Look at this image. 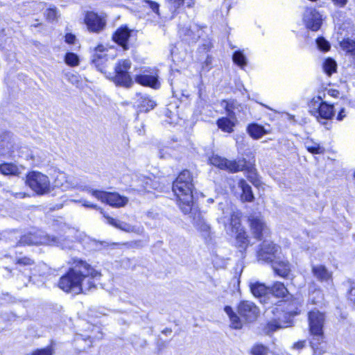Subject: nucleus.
Listing matches in <instances>:
<instances>
[{
	"mask_svg": "<svg viewBox=\"0 0 355 355\" xmlns=\"http://www.w3.org/2000/svg\"><path fill=\"white\" fill-rule=\"evenodd\" d=\"M67 272L60 278L58 287L73 295L87 293L96 288L101 274L85 261L71 259Z\"/></svg>",
	"mask_w": 355,
	"mask_h": 355,
	"instance_id": "nucleus-1",
	"label": "nucleus"
},
{
	"mask_svg": "<svg viewBox=\"0 0 355 355\" xmlns=\"http://www.w3.org/2000/svg\"><path fill=\"white\" fill-rule=\"evenodd\" d=\"M194 184L193 176L188 170L182 171L173 184V191L177 197V202L182 211L187 214L191 211Z\"/></svg>",
	"mask_w": 355,
	"mask_h": 355,
	"instance_id": "nucleus-2",
	"label": "nucleus"
},
{
	"mask_svg": "<svg viewBox=\"0 0 355 355\" xmlns=\"http://www.w3.org/2000/svg\"><path fill=\"white\" fill-rule=\"evenodd\" d=\"M225 311L228 315L231 327L236 329H240L243 327V322H252L257 320L259 309L256 304L250 301H241L237 306L238 316L232 310V307L227 306L225 307Z\"/></svg>",
	"mask_w": 355,
	"mask_h": 355,
	"instance_id": "nucleus-3",
	"label": "nucleus"
},
{
	"mask_svg": "<svg viewBox=\"0 0 355 355\" xmlns=\"http://www.w3.org/2000/svg\"><path fill=\"white\" fill-rule=\"evenodd\" d=\"M220 220L225 225L227 233L231 236H235L236 246L241 250H245L249 245V239L241 226V214L238 212H232L230 218L225 220V218H221Z\"/></svg>",
	"mask_w": 355,
	"mask_h": 355,
	"instance_id": "nucleus-4",
	"label": "nucleus"
},
{
	"mask_svg": "<svg viewBox=\"0 0 355 355\" xmlns=\"http://www.w3.org/2000/svg\"><path fill=\"white\" fill-rule=\"evenodd\" d=\"M309 107L311 114L323 124L326 123L325 121L331 119L334 116V105L323 101L319 96L311 100Z\"/></svg>",
	"mask_w": 355,
	"mask_h": 355,
	"instance_id": "nucleus-5",
	"label": "nucleus"
},
{
	"mask_svg": "<svg viewBox=\"0 0 355 355\" xmlns=\"http://www.w3.org/2000/svg\"><path fill=\"white\" fill-rule=\"evenodd\" d=\"M131 64L129 60H120L117 62L114 67V75L112 77L115 85L127 88L132 85L133 80L128 71Z\"/></svg>",
	"mask_w": 355,
	"mask_h": 355,
	"instance_id": "nucleus-6",
	"label": "nucleus"
},
{
	"mask_svg": "<svg viewBox=\"0 0 355 355\" xmlns=\"http://www.w3.org/2000/svg\"><path fill=\"white\" fill-rule=\"evenodd\" d=\"M26 184L39 195L47 193L51 191L49 178L40 172H30L26 176Z\"/></svg>",
	"mask_w": 355,
	"mask_h": 355,
	"instance_id": "nucleus-7",
	"label": "nucleus"
},
{
	"mask_svg": "<svg viewBox=\"0 0 355 355\" xmlns=\"http://www.w3.org/2000/svg\"><path fill=\"white\" fill-rule=\"evenodd\" d=\"M19 243L21 245H59L60 244L58 239L55 236H50L41 230L23 235Z\"/></svg>",
	"mask_w": 355,
	"mask_h": 355,
	"instance_id": "nucleus-8",
	"label": "nucleus"
},
{
	"mask_svg": "<svg viewBox=\"0 0 355 355\" xmlns=\"http://www.w3.org/2000/svg\"><path fill=\"white\" fill-rule=\"evenodd\" d=\"M309 328L310 338L315 340L321 339L324 336L323 327L325 322V315L322 312L313 309L308 314Z\"/></svg>",
	"mask_w": 355,
	"mask_h": 355,
	"instance_id": "nucleus-9",
	"label": "nucleus"
},
{
	"mask_svg": "<svg viewBox=\"0 0 355 355\" xmlns=\"http://www.w3.org/2000/svg\"><path fill=\"white\" fill-rule=\"evenodd\" d=\"M88 192L102 202H106L114 207H122L127 205L128 198L118 193H110L98 190H88Z\"/></svg>",
	"mask_w": 355,
	"mask_h": 355,
	"instance_id": "nucleus-10",
	"label": "nucleus"
},
{
	"mask_svg": "<svg viewBox=\"0 0 355 355\" xmlns=\"http://www.w3.org/2000/svg\"><path fill=\"white\" fill-rule=\"evenodd\" d=\"M209 160L211 164L220 169L227 170L232 173H236L244 170L246 163L244 159L239 161H231L217 155H213L209 157Z\"/></svg>",
	"mask_w": 355,
	"mask_h": 355,
	"instance_id": "nucleus-11",
	"label": "nucleus"
},
{
	"mask_svg": "<svg viewBox=\"0 0 355 355\" xmlns=\"http://www.w3.org/2000/svg\"><path fill=\"white\" fill-rule=\"evenodd\" d=\"M280 250L279 245L264 241L258 251V259L270 263L279 255Z\"/></svg>",
	"mask_w": 355,
	"mask_h": 355,
	"instance_id": "nucleus-12",
	"label": "nucleus"
},
{
	"mask_svg": "<svg viewBox=\"0 0 355 355\" xmlns=\"http://www.w3.org/2000/svg\"><path fill=\"white\" fill-rule=\"evenodd\" d=\"M322 15L315 8H307L303 15V21L307 28L313 31H318L322 24Z\"/></svg>",
	"mask_w": 355,
	"mask_h": 355,
	"instance_id": "nucleus-13",
	"label": "nucleus"
},
{
	"mask_svg": "<svg viewBox=\"0 0 355 355\" xmlns=\"http://www.w3.org/2000/svg\"><path fill=\"white\" fill-rule=\"evenodd\" d=\"M187 214H190L192 218L193 225L196 228L201 232L205 236H208L210 233L211 227L205 220L202 213L198 211L194 205H192L191 211H188Z\"/></svg>",
	"mask_w": 355,
	"mask_h": 355,
	"instance_id": "nucleus-14",
	"label": "nucleus"
},
{
	"mask_svg": "<svg viewBox=\"0 0 355 355\" xmlns=\"http://www.w3.org/2000/svg\"><path fill=\"white\" fill-rule=\"evenodd\" d=\"M85 23L89 31L99 33L105 26V20L94 12H87L85 17Z\"/></svg>",
	"mask_w": 355,
	"mask_h": 355,
	"instance_id": "nucleus-15",
	"label": "nucleus"
},
{
	"mask_svg": "<svg viewBox=\"0 0 355 355\" xmlns=\"http://www.w3.org/2000/svg\"><path fill=\"white\" fill-rule=\"evenodd\" d=\"M249 222L252 234L256 239L261 240L268 232L267 226L263 218L260 216H250Z\"/></svg>",
	"mask_w": 355,
	"mask_h": 355,
	"instance_id": "nucleus-16",
	"label": "nucleus"
},
{
	"mask_svg": "<svg viewBox=\"0 0 355 355\" xmlns=\"http://www.w3.org/2000/svg\"><path fill=\"white\" fill-rule=\"evenodd\" d=\"M202 33V29L197 24L179 28L180 37L188 42H196L201 37Z\"/></svg>",
	"mask_w": 355,
	"mask_h": 355,
	"instance_id": "nucleus-17",
	"label": "nucleus"
},
{
	"mask_svg": "<svg viewBox=\"0 0 355 355\" xmlns=\"http://www.w3.org/2000/svg\"><path fill=\"white\" fill-rule=\"evenodd\" d=\"M101 214H103V216L107 219V223L110 225L115 227L116 228H118L125 232H134L138 234H141L143 233L144 229L141 227L132 225L125 222L113 218L109 216H107L102 210L101 211Z\"/></svg>",
	"mask_w": 355,
	"mask_h": 355,
	"instance_id": "nucleus-18",
	"label": "nucleus"
},
{
	"mask_svg": "<svg viewBox=\"0 0 355 355\" xmlns=\"http://www.w3.org/2000/svg\"><path fill=\"white\" fill-rule=\"evenodd\" d=\"M270 263L275 272L282 277H287L291 272V265L285 258L278 255Z\"/></svg>",
	"mask_w": 355,
	"mask_h": 355,
	"instance_id": "nucleus-19",
	"label": "nucleus"
},
{
	"mask_svg": "<svg viewBox=\"0 0 355 355\" xmlns=\"http://www.w3.org/2000/svg\"><path fill=\"white\" fill-rule=\"evenodd\" d=\"M106 49L103 45H98L93 50L92 62L96 67L102 73H105V63L107 60L105 53Z\"/></svg>",
	"mask_w": 355,
	"mask_h": 355,
	"instance_id": "nucleus-20",
	"label": "nucleus"
},
{
	"mask_svg": "<svg viewBox=\"0 0 355 355\" xmlns=\"http://www.w3.org/2000/svg\"><path fill=\"white\" fill-rule=\"evenodd\" d=\"M313 276L320 282H325L327 285L332 284V274L323 265H313L311 267Z\"/></svg>",
	"mask_w": 355,
	"mask_h": 355,
	"instance_id": "nucleus-21",
	"label": "nucleus"
},
{
	"mask_svg": "<svg viewBox=\"0 0 355 355\" xmlns=\"http://www.w3.org/2000/svg\"><path fill=\"white\" fill-rule=\"evenodd\" d=\"M131 31L126 26L118 28L113 35V40L124 50L128 49V41L130 36Z\"/></svg>",
	"mask_w": 355,
	"mask_h": 355,
	"instance_id": "nucleus-22",
	"label": "nucleus"
},
{
	"mask_svg": "<svg viewBox=\"0 0 355 355\" xmlns=\"http://www.w3.org/2000/svg\"><path fill=\"white\" fill-rule=\"evenodd\" d=\"M151 180L143 175H135L132 178L131 186L139 191L148 190Z\"/></svg>",
	"mask_w": 355,
	"mask_h": 355,
	"instance_id": "nucleus-23",
	"label": "nucleus"
},
{
	"mask_svg": "<svg viewBox=\"0 0 355 355\" xmlns=\"http://www.w3.org/2000/svg\"><path fill=\"white\" fill-rule=\"evenodd\" d=\"M247 132L254 139H259L263 135L269 134L270 130L258 123H250L247 127Z\"/></svg>",
	"mask_w": 355,
	"mask_h": 355,
	"instance_id": "nucleus-24",
	"label": "nucleus"
},
{
	"mask_svg": "<svg viewBox=\"0 0 355 355\" xmlns=\"http://www.w3.org/2000/svg\"><path fill=\"white\" fill-rule=\"evenodd\" d=\"M12 148V135L9 132H3L0 135V148L2 154L9 153Z\"/></svg>",
	"mask_w": 355,
	"mask_h": 355,
	"instance_id": "nucleus-25",
	"label": "nucleus"
},
{
	"mask_svg": "<svg viewBox=\"0 0 355 355\" xmlns=\"http://www.w3.org/2000/svg\"><path fill=\"white\" fill-rule=\"evenodd\" d=\"M137 107L140 112H148L156 105L155 102L146 95H138Z\"/></svg>",
	"mask_w": 355,
	"mask_h": 355,
	"instance_id": "nucleus-26",
	"label": "nucleus"
},
{
	"mask_svg": "<svg viewBox=\"0 0 355 355\" xmlns=\"http://www.w3.org/2000/svg\"><path fill=\"white\" fill-rule=\"evenodd\" d=\"M324 337L321 339L315 340L314 338H309L310 347L313 350V355H322L325 351V345L324 342Z\"/></svg>",
	"mask_w": 355,
	"mask_h": 355,
	"instance_id": "nucleus-27",
	"label": "nucleus"
},
{
	"mask_svg": "<svg viewBox=\"0 0 355 355\" xmlns=\"http://www.w3.org/2000/svg\"><path fill=\"white\" fill-rule=\"evenodd\" d=\"M135 81L142 85L157 87V79L155 76L148 74H141L135 77Z\"/></svg>",
	"mask_w": 355,
	"mask_h": 355,
	"instance_id": "nucleus-28",
	"label": "nucleus"
},
{
	"mask_svg": "<svg viewBox=\"0 0 355 355\" xmlns=\"http://www.w3.org/2000/svg\"><path fill=\"white\" fill-rule=\"evenodd\" d=\"M235 119H231L230 117H222L217 120L218 127L223 132L231 133L234 131L235 123L234 121Z\"/></svg>",
	"mask_w": 355,
	"mask_h": 355,
	"instance_id": "nucleus-29",
	"label": "nucleus"
},
{
	"mask_svg": "<svg viewBox=\"0 0 355 355\" xmlns=\"http://www.w3.org/2000/svg\"><path fill=\"white\" fill-rule=\"evenodd\" d=\"M0 173L4 175H18L19 168L12 163H0Z\"/></svg>",
	"mask_w": 355,
	"mask_h": 355,
	"instance_id": "nucleus-30",
	"label": "nucleus"
},
{
	"mask_svg": "<svg viewBox=\"0 0 355 355\" xmlns=\"http://www.w3.org/2000/svg\"><path fill=\"white\" fill-rule=\"evenodd\" d=\"M225 110L229 117L236 119V113L243 110V106L236 101L232 100L226 103Z\"/></svg>",
	"mask_w": 355,
	"mask_h": 355,
	"instance_id": "nucleus-31",
	"label": "nucleus"
},
{
	"mask_svg": "<svg viewBox=\"0 0 355 355\" xmlns=\"http://www.w3.org/2000/svg\"><path fill=\"white\" fill-rule=\"evenodd\" d=\"M239 187L242 190L241 198L245 201L252 202L254 200L251 187L244 180H241L239 182Z\"/></svg>",
	"mask_w": 355,
	"mask_h": 355,
	"instance_id": "nucleus-32",
	"label": "nucleus"
},
{
	"mask_svg": "<svg viewBox=\"0 0 355 355\" xmlns=\"http://www.w3.org/2000/svg\"><path fill=\"white\" fill-rule=\"evenodd\" d=\"M250 290L254 296L259 297L269 293L270 288L263 284L255 282L250 284Z\"/></svg>",
	"mask_w": 355,
	"mask_h": 355,
	"instance_id": "nucleus-33",
	"label": "nucleus"
},
{
	"mask_svg": "<svg viewBox=\"0 0 355 355\" xmlns=\"http://www.w3.org/2000/svg\"><path fill=\"white\" fill-rule=\"evenodd\" d=\"M307 150L313 154H322L324 153V148L312 139H307L304 142Z\"/></svg>",
	"mask_w": 355,
	"mask_h": 355,
	"instance_id": "nucleus-34",
	"label": "nucleus"
},
{
	"mask_svg": "<svg viewBox=\"0 0 355 355\" xmlns=\"http://www.w3.org/2000/svg\"><path fill=\"white\" fill-rule=\"evenodd\" d=\"M269 293H272L276 297H281L286 295L288 290L283 283L277 282L270 288Z\"/></svg>",
	"mask_w": 355,
	"mask_h": 355,
	"instance_id": "nucleus-35",
	"label": "nucleus"
},
{
	"mask_svg": "<svg viewBox=\"0 0 355 355\" xmlns=\"http://www.w3.org/2000/svg\"><path fill=\"white\" fill-rule=\"evenodd\" d=\"M337 67L336 62L332 58H327L323 63V69L324 72L329 76L331 75L336 71Z\"/></svg>",
	"mask_w": 355,
	"mask_h": 355,
	"instance_id": "nucleus-36",
	"label": "nucleus"
},
{
	"mask_svg": "<svg viewBox=\"0 0 355 355\" xmlns=\"http://www.w3.org/2000/svg\"><path fill=\"white\" fill-rule=\"evenodd\" d=\"M232 59L234 62L241 68L247 64V59L243 52L240 51H236L234 53Z\"/></svg>",
	"mask_w": 355,
	"mask_h": 355,
	"instance_id": "nucleus-37",
	"label": "nucleus"
},
{
	"mask_svg": "<svg viewBox=\"0 0 355 355\" xmlns=\"http://www.w3.org/2000/svg\"><path fill=\"white\" fill-rule=\"evenodd\" d=\"M340 46L348 53L355 54V41L349 38L343 39L340 42Z\"/></svg>",
	"mask_w": 355,
	"mask_h": 355,
	"instance_id": "nucleus-38",
	"label": "nucleus"
},
{
	"mask_svg": "<svg viewBox=\"0 0 355 355\" xmlns=\"http://www.w3.org/2000/svg\"><path fill=\"white\" fill-rule=\"evenodd\" d=\"M172 148L166 146H160L158 150V156L160 159H167L173 156Z\"/></svg>",
	"mask_w": 355,
	"mask_h": 355,
	"instance_id": "nucleus-39",
	"label": "nucleus"
},
{
	"mask_svg": "<svg viewBox=\"0 0 355 355\" xmlns=\"http://www.w3.org/2000/svg\"><path fill=\"white\" fill-rule=\"evenodd\" d=\"M252 355H268V349L263 345H255L251 349Z\"/></svg>",
	"mask_w": 355,
	"mask_h": 355,
	"instance_id": "nucleus-40",
	"label": "nucleus"
},
{
	"mask_svg": "<svg viewBox=\"0 0 355 355\" xmlns=\"http://www.w3.org/2000/svg\"><path fill=\"white\" fill-rule=\"evenodd\" d=\"M65 62L70 66H77L79 64V59L76 54L67 53L64 58Z\"/></svg>",
	"mask_w": 355,
	"mask_h": 355,
	"instance_id": "nucleus-41",
	"label": "nucleus"
},
{
	"mask_svg": "<svg viewBox=\"0 0 355 355\" xmlns=\"http://www.w3.org/2000/svg\"><path fill=\"white\" fill-rule=\"evenodd\" d=\"M54 349L53 347L48 346L43 349H37L27 355H53Z\"/></svg>",
	"mask_w": 355,
	"mask_h": 355,
	"instance_id": "nucleus-42",
	"label": "nucleus"
},
{
	"mask_svg": "<svg viewBox=\"0 0 355 355\" xmlns=\"http://www.w3.org/2000/svg\"><path fill=\"white\" fill-rule=\"evenodd\" d=\"M316 44L319 49L323 51H327L330 49V44L323 37H319L316 40Z\"/></svg>",
	"mask_w": 355,
	"mask_h": 355,
	"instance_id": "nucleus-43",
	"label": "nucleus"
},
{
	"mask_svg": "<svg viewBox=\"0 0 355 355\" xmlns=\"http://www.w3.org/2000/svg\"><path fill=\"white\" fill-rule=\"evenodd\" d=\"M46 17L49 20H54L57 17V10L55 8H50L46 10Z\"/></svg>",
	"mask_w": 355,
	"mask_h": 355,
	"instance_id": "nucleus-44",
	"label": "nucleus"
},
{
	"mask_svg": "<svg viewBox=\"0 0 355 355\" xmlns=\"http://www.w3.org/2000/svg\"><path fill=\"white\" fill-rule=\"evenodd\" d=\"M144 1L147 4V6L151 8V10L155 12L156 14L159 15V5L155 2L150 0H144Z\"/></svg>",
	"mask_w": 355,
	"mask_h": 355,
	"instance_id": "nucleus-45",
	"label": "nucleus"
},
{
	"mask_svg": "<svg viewBox=\"0 0 355 355\" xmlns=\"http://www.w3.org/2000/svg\"><path fill=\"white\" fill-rule=\"evenodd\" d=\"M285 326L282 325L279 322L274 320L271 321L268 324V329L269 331H275L278 329L283 328Z\"/></svg>",
	"mask_w": 355,
	"mask_h": 355,
	"instance_id": "nucleus-46",
	"label": "nucleus"
},
{
	"mask_svg": "<svg viewBox=\"0 0 355 355\" xmlns=\"http://www.w3.org/2000/svg\"><path fill=\"white\" fill-rule=\"evenodd\" d=\"M347 298L353 304L355 308V286H352L349 291Z\"/></svg>",
	"mask_w": 355,
	"mask_h": 355,
	"instance_id": "nucleus-47",
	"label": "nucleus"
},
{
	"mask_svg": "<svg viewBox=\"0 0 355 355\" xmlns=\"http://www.w3.org/2000/svg\"><path fill=\"white\" fill-rule=\"evenodd\" d=\"M212 63V58L207 55L206 57V60L202 64V68L207 71H209L211 69V65Z\"/></svg>",
	"mask_w": 355,
	"mask_h": 355,
	"instance_id": "nucleus-48",
	"label": "nucleus"
},
{
	"mask_svg": "<svg viewBox=\"0 0 355 355\" xmlns=\"http://www.w3.org/2000/svg\"><path fill=\"white\" fill-rule=\"evenodd\" d=\"M212 48V44L210 42L207 41L204 43L200 48L199 51L200 52L207 53Z\"/></svg>",
	"mask_w": 355,
	"mask_h": 355,
	"instance_id": "nucleus-49",
	"label": "nucleus"
},
{
	"mask_svg": "<svg viewBox=\"0 0 355 355\" xmlns=\"http://www.w3.org/2000/svg\"><path fill=\"white\" fill-rule=\"evenodd\" d=\"M174 9L180 8L183 5L184 0H167Z\"/></svg>",
	"mask_w": 355,
	"mask_h": 355,
	"instance_id": "nucleus-50",
	"label": "nucleus"
},
{
	"mask_svg": "<svg viewBox=\"0 0 355 355\" xmlns=\"http://www.w3.org/2000/svg\"><path fill=\"white\" fill-rule=\"evenodd\" d=\"M305 346H306V340H300V341L295 343L293 345L292 347L294 349L300 350V349H303Z\"/></svg>",
	"mask_w": 355,
	"mask_h": 355,
	"instance_id": "nucleus-51",
	"label": "nucleus"
},
{
	"mask_svg": "<svg viewBox=\"0 0 355 355\" xmlns=\"http://www.w3.org/2000/svg\"><path fill=\"white\" fill-rule=\"evenodd\" d=\"M17 263L22 265H31L33 263V261L28 257H23L21 259H19L17 261Z\"/></svg>",
	"mask_w": 355,
	"mask_h": 355,
	"instance_id": "nucleus-52",
	"label": "nucleus"
},
{
	"mask_svg": "<svg viewBox=\"0 0 355 355\" xmlns=\"http://www.w3.org/2000/svg\"><path fill=\"white\" fill-rule=\"evenodd\" d=\"M80 202H82L83 206H84L85 207L93 208V209H99V207L97 205H96L93 203H91L89 201H87L85 200H80Z\"/></svg>",
	"mask_w": 355,
	"mask_h": 355,
	"instance_id": "nucleus-53",
	"label": "nucleus"
},
{
	"mask_svg": "<svg viewBox=\"0 0 355 355\" xmlns=\"http://www.w3.org/2000/svg\"><path fill=\"white\" fill-rule=\"evenodd\" d=\"M334 5L340 8H344L348 2V0H331Z\"/></svg>",
	"mask_w": 355,
	"mask_h": 355,
	"instance_id": "nucleus-54",
	"label": "nucleus"
},
{
	"mask_svg": "<svg viewBox=\"0 0 355 355\" xmlns=\"http://www.w3.org/2000/svg\"><path fill=\"white\" fill-rule=\"evenodd\" d=\"M76 40L75 35L68 33L65 36V42L68 44H73Z\"/></svg>",
	"mask_w": 355,
	"mask_h": 355,
	"instance_id": "nucleus-55",
	"label": "nucleus"
},
{
	"mask_svg": "<svg viewBox=\"0 0 355 355\" xmlns=\"http://www.w3.org/2000/svg\"><path fill=\"white\" fill-rule=\"evenodd\" d=\"M346 116L345 110L344 108L341 109L337 116V120L342 121Z\"/></svg>",
	"mask_w": 355,
	"mask_h": 355,
	"instance_id": "nucleus-56",
	"label": "nucleus"
},
{
	"mask_svg": "<svg viewBox=\"0 0 355 355\" xmlns=\"http://www.w3.org/2000/svg\"><path fill=\"white\" fill-rule=\"evenodd\" d=\"M249 179L255 187H258L259 185L260 181L252 175L249 176Z\"/></svg>",
	"mask_w": 355,
	"mask_h": 355,
	"instance_id": "nucleus-57",
	"label": "nucleus"
},
{
	"mask_svg": "<svg viewBox=\"0 0 355 355\" xmlns=\"http://www.w3.org/2000/svg\"><path fill=\"white\" fill-rule=\"evenodd\" d=\"M171 332H172V330L171 329H168V328H166V329H164L162 331V333L165 334H169V333H171Z\"/></svg>",
	"mask_w": 355,
	"mask_h": 355,
	"instance_id": "nucleus-58",
	"label": "nucleus"
},
{
	"mask_svg": "<svg viewBox=\"0 0 355 355\" xmlns=\"http://www.w3.org/2000/svg\"><path fill=\"white\" fill-rule=\"evenodd\" d=\"M15 196L16 197H19V198H23L24 196V195L21 193H16L15 194Z\"/></svg>",
	"mask_w": 355,
	"mask_h": 355,
	"instance_id": "nucleus-59",
	"label": "nucleus"
},
{
	"mask_svg": "<svg viewBox=\"0 0 355 355\" xmlns=\"http://www.w3.org/2000/svg\"><path fill=\"white\" fill-rule=\"evenodd\" d=\"M337 94H338V92L336 91V90H334V91L331 92V96H336Z\"/></svg>",
	"mask_w": 355,
	"mask_h": 355,
	"instance_id": "nucleus-60",
	"label": "nucleus"
},
{
	"mask_svg": "<svg viewBox=\"0 0 355 355\" xmlns=\"http://www.w3.org/2000/svg\"><path fill=\"white\" fill-rule=\"evenodd\" d=\"M290 313H294V314H297V312L296 311H291Z\"/></svg>",
	"mask_w": 355,
	"mask_h": 355,
	"instance_id": "nucleus-61",
	"label": "nucleus"
},
{
	"mask_svg": "<svg viewBox=\"0 0 355 355\" xmlns=\"http://www.w3.org/2000/svg\"><path fill=\"white\" fill-rule=\"evenodd\" d=\"M354 177H355V173H354Z\"/></svg>",
	"mask_w": 355,
	"mask_h": 355,
	"instance_id": "nucleus-62",
	"label": "nucleus"
}]
</instances>
